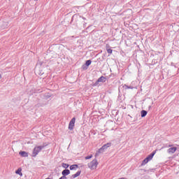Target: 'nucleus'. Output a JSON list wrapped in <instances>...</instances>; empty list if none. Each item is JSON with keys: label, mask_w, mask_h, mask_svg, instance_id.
I'll use <instances>...</instances> for the list:
<instances>
[{"label": "nucleus", "mask_w": 179, "mask_h": 179, "mask_svg": "<svg viewBox=\"0 0 179 179\" xmlns=\"http://www.w3.org/2000/svg\"><path fill=\"white\" fill-rule=\"evenodd\" d=\"M43 148H45V145H39L35 147L33 150V157H36V156H37V155H38V153L43 150Z\"/></svg>", "instance_id": "f257e3e1"}, {"label": "nucleus", "mask_w": 179, "mask_h": 179, "mask_svg": "<svg viewBox=\"0 0 179 179\" xmlns=\"http://www.w3.org/2000/svg\"><path fill=\"white\" fill-rule=\"evenodd\" d=\"M147 163H149V161L148 160L147 158H145V159L143 161V164H147Z\"/></svg>", "instance_id": "f3484780"}, {"label": "nucleus", "mask_w": 179, "mask_h": 179, "mask_svg": "<svg viewBox=\"0 0 179 179\" xmlns=\"http://www.w3.org/2000/svg\"><path fill=\"white\" fill-rule=\"evenodd\" d=\"M176 150H177V148L173 147L168 150V153H169V154L176 153Z\"/></svg>", "instance_id": "1a4fd4ad"}, {"label": "nucleus", "mask_w": 179, "mask_h": 179, "mask_svg": "<svg viewBox=\"0 0 179 179\" xmlns=\"http://www.w3.org/2000/svg\"><path fill=\"white\" fill-rule=\"evenodd\" d=\"M62 174L63 177H66V176H69V174H71V171H69V169H64L62 171Z\"/></svg>", "instance_id": "423d86ee"}, {"label": "nucleus", "mask_w": 179, "mask_h": 179, "mask_svg": "<svg viewBox=\"0 0 179 179\" xmlns=\"http://www.w3.org/2000/svg\"><path fill=\"white\" fill-rule=\"evenodd\" d=\"M169 148H171V145H169Z\"/></svg>", "instance_id": "4be33fe9"}, {"label": "nucleus", "mask_w": 179, "mask_h": 179, "mask_svg": "<svg viewBox=\"0 0 179 179\" xmlns=\"http://www.w3.org/2000/svg\"><path fill=\"white\" fill-rule=\"evenodd\" d=\"M19 155H20L22 157H29V153L26 151H20Z\"/></svg>", "instance_id": "0eeeda50"}, {"label": "nucleus", "mask_w": 179, "mask_h": 179, "mask_svg": "<svg viewBox=\"0 0 179 179\" xmlns=\"http://www.w3.org/2000/svg\"><path fill=\"white\" fill-rule=\"evenodd\" d=\"M108 54H113V50L109 48L108 46L106 47Z\"/></svg>", "instance_id": "4468645a"}, {"label": "nucleus", "mask_w": 179, "mask_h": 179, "mask_svg": "<svg viewBox=\"0 0 179 179\" xmlns=\"http://www.w3.org/2000/svg\"><path fill=\"white\" fill-rule=\"evenodd\" d=\"M45 179H52V178H45Z\"/></svg>", "instance_id": "412c9836"}, {"label": "nucleus", "mask_w": 179, "mask_h": 179, "mask_svg": "<svg viewBox=\"0 0 179 179\" xmlns=\"http://www.w3.org/2000/svg\"><path fill=\"white\" fill-rule=\"evenodd\" d=\"M80 173H82L81 171H78V172H76V173L73 174L71 176V178H76V177H79V176H80Z\"/></svg>", "instance_id": "9d476101"}, {"label": "nucleus", "mask_w": 179, "mask_h": 179, "mask_svg": "<svg viewBox=\"0 0 179 179\" xmlns=\"http://www.w3.org/2000/svg\"><path fill=\"white\" fill-rule=\"evenodd\" d=\"M35 1H38V0H35Z\"/></svg>", "instance_id": "b1692460"}, {"label": "nucleus", "mask_w": 179, "mask_h": 179, "mask_svg": "<svg viewBox=\"0 0 179 179\" xmlns=\"http://www.w3.org/2000/svg\"><path fill=\"white\" fill-rule=\"evenodd\" d=\"M59 179H66V176H62L61 178H59Z\"/></svg>", "instance_id": "aec40b11"}, {"label": "nucleus", "mask_w": 179, "mask_h": 179, "mask_svg": "<svg viewBox=\"0 0 179 179\" xmlns=\"http://www.w3.org/2000/svg\"><path fill=\"white\" fill-rule=\"evenodd\" d=\"M0 78H1V74H0Z\"/></svg>", "instance_id": "5701e85b"}, {"label": "nucleus", "mask_w": 179, "mask_h": 179, "mask_svg": "<svg viewBox=\"0 0 179 179\" xmlns=\"http://www.w3.org/2000/svg\"><path fill=\"white\" fill-rule=\"evenodd\" d=\"M141 114L142 118H143V117H146V115H148V111L143 110H141Z\"/></svg>", "instance_id": "9b49d317"}, {"label": "nucleus", "mask_w": 179, "mask_h": 179, "mask_svg": "<svg viewBox=\"0 0 179 179\" xmlns=\"http://www.w3.org/2000/svg\"><path fill=\"white\" fill-rule=\"evenodd\" d=\"M99 164V162H97V159H94L91 162L88 163V167L89 169H92V170H94L97 167V165Z\"/></svg>", "instance_id": "7ed1b4c3"}, {"label": "nucleus", "mask_w": 179, "mask_h": 179, "mask_svg": "<svg viewBox=\"0 0 179 179\" xmlns=\"http://www.w3.org/2000/svg\"><path fill=\"white\" fill-rule=\"evenodd\" d=\"M78 167L79 166H78V164H73L70 166V170H76Z\"/></svg>", "instance_id": "f8f14e48"}, {"label": "nucleus", "mask_w": 179, "mask_h": 179, "mask_svg": "<svg viewBox=\"0 0 179 179\" xmlns=\"http://www.w3.org/2000/svg\"><path fill=\"white\" fill-rule=\"evenodd\" d=\"M123 87H124L125 89H133L132 87H129V86H128V85H124L123 86Z\"/></svg>", "instance_id": "6ab92c4d"}, {"label": "nucleus", "mask_w": 179, "mask_h": 179, "mask_svg": "<svg viewBox=\"0 0 179 179\" xmlns=\"http://www.w3.org/2000/svg\"><path fill=\"white\" fill-rule=\"evenodd\" d=\"M16 174H19V176H22V169L19 168L16 171Z\"/></svg>", "instance_id": "ddd939ff"}, {"label": "nucleus", "mask_w": 179, "mask_h": 179, "mask_svg": "<svg viewBox=\"0 0 179 179\" xmlns=\"http://www.w3.org/2000/svg\"><path fill=\"white\" fill-rule=\"evenodd\" d=\"M76 121V118L73 117L69 124V129H70V131H72V129H73V127H75V122Z\"/></svg>", "instance_id": "39448f33"}, {"label": "nucleus", "mask_w": 179, "mask_h": 179, "mask_svg": "<svg viewBox=\"0 0 179 179\" xmlns=\"http://www.w3.org/2000/svg\"><path fill=\"white\" fill-rule=\"evenodd\" d=\"M156 152H152L151 154H150L147 157L146 159L150 162V160H152L153 159V156H155Z\"/></svg>", "instance_id": "6e6552de"}, {"label": "nucleus", "mask_w": 179, "mask_h": 179, "mask_svg": "<svg viewBox=\"0 0 179 179\" xmlns=\"http://www.w3.org/2000/svg\"><path fill=\"white\" fill-rule=\"evenodd\" d=\"M106 79L104 76H101L94 84V86H99V83H105Z\"/></svg>", "instance_id": "20e7f679"}, {"label": "nucleus", "mask_w": 179, "mask_h": 179, "mask_svg": "<svg viewBox=\"0 0 179 179\" xmlns=\"http://www.w3.org/2000/svg\"><path fill=\"white\" fill-rule=\"evenodd\" d=\"M110 146H111V143H108L103 145L101 148L99 149L98 152L96 153V156H97V155L99 153H103V152L107 150V148H110Z\"/></svg>", "instance_id": "f03ea898"}, {"label": "nucleus", "mask_w": 179, "mask_h": 179, "mask_svg": "<svg viewBox=\"0 0 179 179\" xmlns=\"http://www.w3.org/2000/svg\"><path fill=\"white\" fill-rule=\"evenodd\" d=\"M92 64V60H87L85 62L86 66H90V65Z\"/></svg>", "instance_id": "2eb2a0df"}, {"label": "nucleus", "mask_w": 179, "mask_h": 179, "mask_svg": "<svg viewBox=\"0 0 179 179\" xmlns=\"http://www.w3.org/2000/svg\"><path fill=\"white\" fill-rule=\"evenodd\" d=\"M92 157H93V155H88L87 157H85V160H89V159H92Z\"/></svg>", "instance_id": "a211bd4d"}, {"label": "nucleus", "mask_w": 179, "mask_h": 179, "mask_svg": "<svg viewBox=\"0 0 179 179\" xmlns=\"http://www.w3.org/2000/svg\"><path fill=\"white\" fill-rule=\"evenodd\" d=\"M62 167H64V169H68V167H69V164L63 163Z\"/></svg>", "instance_id": "dca6fc26"}]
</instances>
